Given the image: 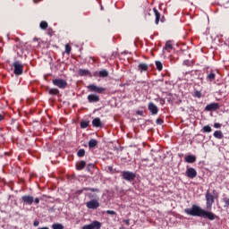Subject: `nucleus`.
<instances>
[{"instance_id": "obj_1", "label": "nucleus", "mask_w": 229, "mask_h": 229, "mask_svg": "<svg viewBox=\"0 0 229 229\" xmlns=\"http://www.w3.org/2000/svg\"><path fill=\"white\" fill-rule=\"evenodd\" d=\"M184 212L187 216H192V217H202L203 219H208L209 221L217 219L216 214L211 211H207L196 204H193L191 208H185Z\"/></svg>"}, {"instance_id": "obj_2", "label": "nucleus", "mask_w": 229, "mask_h": 229, "mask_svg": "<svg viewBox=\"0 0 229 229\" xmlns=\"http://www.w3.org/2000/svg\"><path fill=\"white\" fill-rule=\"evenodd\" d=\"M13 67H14L13 73L15 76H21L24 72V65L21 64V61H15L13 63Z\"/></svg>"}, {"instance_id": "obj_3", "label": "nucleus", "mask_w": 229, "mask_h": 229, "mask_svg": "<svg viewBox=\"0 0 229 229\" xmlns=\"http://www.w3.org/2000/svg\"><path fill=\"white\" fill-rule=\"evenodd\" d=\"M216 197L212 195L209 191L206 192V207L208 210H212V205H214Z\"/></svg>"}, {"instance_id": "obj_4", "label": "nucleus", "mask_w": 229, "mask_h": 229, "mask_svg": "<svg viewBox=\"0 0 229 229\" xmlns=\"http://www.w3.org/2000/svg\"><path fill=\"white\" fill-rule=\"evenodd\" d=\"M121 176L123 180H125L126 182H133V180H135V178L137 177L135 173L131 171H123L121 173Z\"/></svg>"}, {"instance_id": "obj_5", "label": "nucleus", "mask_w": 229, "mask_h": 229, "mask_svg": "<svg viewBox=\"0 0 229 229\" xmlns=\"http://www.w3.org/2000/svg\"><path fill=\"white\" fill-rule=\"evenodd\" d=\"M53 85L58 87V89H66L67 88V81L64 79H54L52 81Z\"/></svg>"}, {"instance_id": "obj_6", "label": "nucleus", "mask_w": 229, "mask_h": 229, "mask_svg": "<svg viewBox=\"0 0 229 229\" xmlns=\"http://www.w3.org/2000/svg\"><path fill=\"white\" fill-rule=\"evenodd\" d=\"M87 89L89 90V92H96L97 94H103V92H105V90H106V89H105L103 87H98L94 84H89L87 87Z\"/></svg>"}, {"instance_id": "obj_7", "label": "nucleus", "mask_w": 229, "mask_h": 229, "mask_svg": "<svg viewBox=\"0 0 229 229\" xmlns=\"http://www.w3.org/2000/svg\"><path fill=\"white\" fill-rule=\"evenodd\" d=\"M86 207L91 210H97V208H99V201L93 199L86 203Z\"/></svg>"}, {"instance_id": "obj_8", "label": "nucleus", "mask_w": 229, "mask_h": 229, "mask_svg": "<svg viewBox=\"0 0 229 229\" xmlns=\"http://www.w3.org/2000/svg\"><path fill=\"white\" fill-rule=\"evenodd\" d=\"M186 176L191 180H194L198 176V171L195 168L190 167L186 170Z\"/></svg>"}, {"instance_id": "obj_9", "label": "nucleus", "mask_w": 229, "mask_h": 229, "mask_svg": "<svg viewBox=\"0 0 229 229\" xmlns=\"http://www.w3.org/2000/svg\"><path fill=\"white\" fill-rule=\"evenodd\" d=\"M82 229H101V223L99 221H93L91 224L82 226Z\"/></svg>"}, {"instance_id": "obj_10", "label": "nucleus", "mask_w": 229, "mask_h": 229, "mask_svg": "<svg viewBox=\"0 0 229 229\" xmlns=\"http://www.w3.org/2000/svg\"><path fill=\"white\" fill-rule=\"evenodd\" d=\"M219 103H210L206 106V112H216V110H219Z\"/></svg>"}, {"instance_id": "obj_11", "label": "nucleus", "mask_w": 229, "mask_h": 229, "mask_svg": "<svg viewBox=\"0 0 229 229\" xmlns=\"http://www.w3.org/2000/svg\"><path fill=\"white\" fill-rule=\"evenodd\" d=\"M21 201L24 205H33L34 198L31 195H23L21 197Z\"/></svg>"}, {"instance_id": "obj_12", "label": "nucleus", "mask_w": 229, "mask_h": 229, "mask_svg": "<svg viewBox=\"0 0 229 229\" xmlns=\"http://www.w3.org/2000/svg\"><path fill=\"white\" fill-rule=\"evenodd\" d=\"M92 126L94 128H103V126H105V124H103V122H101V118L97 117V118L93 119Z\"/></svg>"}, {"instance_id": "obj_13", "label": "nucleus", "mask_w": 229, "mask_h": 229, "mask_svg": "<svg viewBox=\"0 0 229 229\" xmlns=\"http://www.w3.org/2000/svg\"><path fill=\"white\" fill-rule=\"evenodd\" d=\"M148 110L151 112L152 115H157V114H158V107L153 102L148 104Z\"/></svg>"}, {"instance_id": "obj_14", "label": "nucleus", "mask_w": 229, "mask_h": 229, "mask_svg": "<svg viewBox=\"0 0 229 229\" xmlns=\"http://www.w3.org/2000/svg\"><path fill=\"white\" fill-rule=\"evenodd\" d=\"M89 103H99V96L96 94H90L88 96Z\"/></svg>"}, {"instance_id": "obj_15", "label": "nucleus", "mask_w": 229, "mask_h": 229, "mask_svg": "<svg viewBox=\"0 0 229 229\" xmlns=\"http://www.w3.org/2000/svg\"><path fill=\"white\" fill-rule=\"evenodd\" d=\"M208 75L206 77L207 81H214L216 80V72H214L213 70H210L209 72H207Z\"/></svg>"}, {"instance_id": "obj_16", "label": "nucleus", "mask_w": 229, "mask_h": 229, "mask_svg": "<svg viewBox=\"0 0 229 229\" xmlns=\"http://www.w3.org/2000/svg\"><path fill=\"white\" fill-rule=\"evenodd\" d=\"M185 162H187V164H194V162H196L197 158L196 156L194 155H189L186 156L184 158Z\"/></svg>"}, {"instance_id": "obj_17", "label": "nucleus", "mask_w": 229, "mask_h": 229, "mask_svg": "<svg viewBox=\"0 0 229 229\" xmlns=\"http://www.w3.org/2000/svg\"><path fill=\"white\" fill-rule=\"evenodd\" d=\"M148 69H149V66L145 63H141L138 65V71H140V72H146Z\"/></svg>"}, {"instance_id": "obj_18", "label": "nucleus", "mask_w": 229, "mask_h": 229, "mask_svg": "<svg viewBox=\"0 0 229 229\" xmlns=\"http://www.w3.org/2000/svg\"><path fill=\"white\" fill-rule=\"evenodd\" d=\"M79 76H89V78H92V73L89 70L79 69Z\"/></svg>"}, {"instance_id": "obj_19", "label": "nucleus", "mask_w": 229, "mask_h": 229, "mask_svg": "<svg viewBox=\"0 0 229 229\" xmlns=\"http://www.w3.org/2000/svg\"><path fill=\"white\" fill-rule=\"evenodd\" d=\"M85 165H87V162L85 161H80L76 164V169L77 171H83L85 169Z\"/></svg>"}, {"instance_id": "obj_20", "label": "nucleus", "mask_w": 229, "mask_h": 229, "mask_svg": "<svg viewBox=\"0 0 229 229\" xmlns=\"http://www.w3.org/2000/svg\"><path fill=\"white\" fill-rule=\"evenodd\" d=\"M164 49H165V51H167L168 53H171L173 49V43H171V41H166Z\"/></svg>"}, {"instance_id": "obj_21", "label": "nucleus", "mask_w": 229, "mask_h": 229, "mask_svg": "<svg viewBox=\"0 0 229 229\" xmlns=\"http://www.w3.org/2000/svg\"><path fill=\"white\" fill-rule=\"evenodd\" d=\"M153 12L156 15V24H158V22H160V13L158 10H157V8H153Z\"/></svg>"}, {"instance_id": "obj_22", "label": "nucleus", "mask_w": 229, "mask_h": 229, "mask_svg": "<svg viewBox=\"0 0 229 229\" xmlns=\"http://www.w3.org/2000/svg\"><path fill=\"white\" fill-rule=\"evenodd\" d=\"M48 94L51 96H58L60 94V90H58V89H50L48 90Z\"/></svg>"}, {"instance_id": "obj_23", "label": "nucleus", "mask_w": 229, "mask_h": 229, "mask_svg": "<svg viewBox=\"0 0 229 229\" xmlns=\"http://www.w3.org/2000/svg\"><path fill=\"white\" fill-rule=\"evenodd\" d=\"M99 78H108V71L102 70L98 72Z\"/></svg>"}, {"instance_id": "obj_24", "label": "nucleus", "mask_w": 229, "mask_h": 229, "mask_svg": "<svg viewBox=\"0 0 229 229\" xmlns=\"http://www.w3.org/2000/svg\"><path fill=\"white\" fill-rule=\"evenodd\" d=\"M213 135H214L215 139H219V140L223 139V137H224L223 131H216Z\"/></svg>"}, {"instance_id": "obj_25", "label": "nucleus", "mask_w": 229, "mask_h": 229, "mask_svg": "<svg viewBox=\"0 0 229 229\" xmlns=\"http://www.w3.org/2000/svg\"><path fill=\"white\" fill-rule=\"evenodd\" d=\"M96 146H98V141H97V140L91 139V140L89 141V148H96Z\"/></svg>"}, {"instance_id": "obj_26", "label": "nucleus", "mask_w": 229, "mask_h": 229, "mask_svg": "<svg viewBox=\"0 0 229 229\" xmlns=\"http://www.w3.org/2000/svg\"><path fill=\"white\" fill-rule=\"evenodd\" d=\"M48 26L49 24L46 21H41L39 24V28H41V30H47Z\"/></svg>"}, {"instance_id": "obj_27", "label": "nucleus", "mask_w": 229, "mask_h": 229, "mask_svg": "<svg viewBox=\"0 0 229 229\" xmlns=\"http://www.w3.org/2000/svg\"><path fill=\"white\" fill-rule=\"evenodd\" d=\"M224 204V208H229V198L228 197H224L223 199Z\"/></svg>"}, {"instance_id": "obj_28", "label": "nucleus", "mask_w": 229, "mask_h": 229, "mask_svg": "<svg viewBox=\"0 0 229 229\" xmlns=\"http://www.w3.org/2000/svg\"><path fill=\"white\" fill-rule=\"evenodd\" d=\"M156 67L160 72L164 69V64L160 61H156Z\"/></svg>"}, {"instance_id": "obj_29", "label": "nucleus", "mask_w": 229, "mask_h": 229, "mask_svg": "<svg viewBox=\"0 0 229 229\" xmlns=\"http://www.w3.org/2000/svg\"><path fill=\"white\" fill-rule=\"evenodd\" d=\"M92 169H96V165L89 164L86 167V171H88V173H92Z\"/></svg>"}, {"instance_id": "obj_30", "label": "nucleus", "mask_w": 229, "mask_h": 229, "mask_svg": "<svg viewBox=\"0 0 229 229\" xmlns=\"http://www.w3.org/2000/svg\"><path fill=\"white\" fill-rule=\"evenodd\" d=\"M89 124H90V122L81 121V128H82V129L89 128Z\"/></svg>"}, {"instance_id": "obj_31", "label": "nucleus", "mask_w": 229, "mask_h": 229, "mask_svg": "<svg viewBox=\"0 0 229 229\" xmlns=\"http://www.w3.org/2000/svg\"><path fill=\"white\" fill-rule=\"evenodd\" d=\"M202 131H204V133H210V131H212V127L206 125L203 127Z\"/></svg>"}, {"instance_id": "obj_32", "label": "nucleus", "mask_w": 229, "mask_h": 229, "mask_svg": "<svg viewBox=\"0 0 229 229\" xmlns=\"http://www.w3.org/2000/svg\"><path fill=\"white\" fill-rule=\"evenodd\" d=\"M77 157H85V149L83 148L79 149V151L77 152Z\"/></svg>"}, {"instance_id": "obj_33", "label": "nucleus", "mask_w": 229, "mask_h": 229, "mask_svg": "<svg viewBox=\"0 0 229 229\" xmlns=\"http://www.w3.org/2000/svg\"><path fill=\"white\" fill-rule=\"evenodd\" d=\"M72 49V48L71 47V45H69V44L65 45V53H66L67 55H71Z\"/></svg>"}, {"instance_id": "obj_34", "label": "nucleus", "mask_w": 229, "mask_h": 229, "mask_svg": "<svg viewBox=\"0 0 229 229\" xmlns=\"http://www.w3.org/2000/svg\"><path fill=\"white\" fill-rule=\"evenodd\" d=\"M202 94H201V91H199V90H195L194 93H193V98H201Z\"/></svg>"}, {"instance_id": "obj_35", "label": "nucleus", "mask_w": 229, "mask_h": 229, "mask_svg": "<svg viewBox=\"0 0 229 229\" xmlns=\"http://www.w3.org/2000/svg\"><path fill=\"white\" fill-rule=\"evenodd\" d=\"M84 191H90V192H99L98 188H84Z\"/></svg>"}, {"instance_id": "obj_36", "label": "nucleus", "mask_w": 229, "mask_h": 229, "mask_svg": "<svg viewBox=\"0 0 229 229\" xmlns=\"http://www.w3.org/2000/svg\"><path fill=\"white\" fill-rule=\"evenodd\" d=\"M53 229H64V226L62 225V224H54L52 225Z\"/></svg>"}, {"instance_id": "obj_37", "label": "nucleus", "mask_w": 229, "mask_h": 229, "mask_svg": "<svg viewBox=\"0 0 229 229\" xmlns=\"http://www.w3.org/2000/svg\"><path fill=\"white\" fill-rule=\"evenodd\" d=\"M106 214H108L109 216H117V213L114 210H107Z\"/></svg>"}, {"instance_id": "obj_38", "label": "nucleus", "mask_w": 229, "mask_h": 229, "mask_svg": "<svg viewBox=\"0 0 229 229\" xmlns=\"http://www.w3.org/2000/svg\"><path fill=\"white\" fill-rule=\"evenodd\" d=\"M106 172L107 173H114V167L113 166H107V167H106Z\"/></svg>"}, {"instance_id": "obj_39", "label": "nucleus", "mask_w": 229, "mask_h": 229, "mask_svg": "<svg viewBox=\"0 0 229 229\" xmlns=\"http://www.w3.org/2000/svg\"><path fill=\"white\" fill-rule=\"evenodd\" d=\"M47 35H48L49 37H52L53 36V29H51V28L47 29Z\"/></svg>"}, {"instance_id": "obj_40", "label": "nucleus", "mask_w": 229, "mask_h": 229, "mask_svg": "<svg viewBox=\"0 0 229 229\" xmlns=\"http://www.w3.org/2000/svg\"><path fill=\"white\" fill-rule=\"evenodd\" d=\"M156 123H157V124H164V120H162L161 118H157L156 120Z\"/></svg>"}, {"instance_id": "obj_41", "label": "nucleus", "mask_w": 229, "mask_h": 229, "mask_svg": "<svg viewBox=\"0 0 229 229\" xmlns=\"http://www.w3.org/2000/svg\"><path fill=\"white\" fill-rule=\"evenodd\" d=\"M88 198H89V199H93V198H96V195H94L92 193H89Z\"/></svg>"}, {"instance_id": "obj_42", "label": "nucleus", "mask_w": 229, "mask_h": 229, "mask_svg": "<svg viewBox=\"0 0 229 229\" xmlns=\"http://www.w3.org/2000/svg\"><path fill=\"white\" fill-rule=\"evenodd\" d=\"M34 203L35 205H38V203H40V199L38 198L34 199Z\"/></svg>"}, {"instance_id": "obj_43", "label": "nucleus", "mask_w": 229, "mask_h": 229, "mask_svg": "<svg viewBox=\"0 0 229 229\" xmlns=\"http://www.w3.org/2000/svg\"><path fill=\"white\" fill-rule=\"evenodd\" d=\"M214 128H221V123H216L214 124Z\"/></svg>"}, {"instance_id": "obj_44", "label": "nucleus", "mask_w": 229, "mask_h": 229, "mask_svg": "<svg viewBox=\"0 0 229 229\" xmlns=\"http://www.w3.org/2000/svg\"><path fill=\"white\" fill-rule=\"evenodd\" d=\"M123 223H124L127 226H130V220H129V219L123 220Z\"/></svg>"}, {"instance_id": "obj_45", "label": "nucleus", "mask_w": 229, "mask_h": 229, "mask_svg": "<svg viewBox=\"0 0 229 229\" xmlns=\"http://www.w3.org/2000/svg\"><path fill=\"white\" fill-rule=\"evenodd\" d=\"M33 225L34 226H38V225H40V222H38V220H35Z\"/></svg>"}, {"instance_id": "obj_46", "label": "nucleus", "mask_w": 229, "mask_h": 229, "mask_svg": "<svg viewBox=\"0 0 229 229\" xmlns=\"http://www.w3.org/2000/svg\"><path fill=\"white\" fill-rule=\"evenodd\" d=\"M160 105H165V99L160 98Z\"/></svg>"}, {"instance_id": "obj_47", "label": "nucleus", "mask_w": 229, "mask_h": 229, "mask_svg": "<svg viewBox=\"0 0 229 229\" xmlns=\"http://www.w3.org/2000/svg\"><path fill=\"white\" fill-rule=\"evenodd\" d=\"M4 120V115H3L2 114H0V122Z\"/></svg>"}, {"instance_id": "obj_48", "label": "nucleus", "mask_w": 229, "mask_h": 229, "mask_svg": "<svg viewBox=\"0 0 229 229\" xmlns=\"http://www.w3.org/2000/svg\"><path fill=\"white\" fill-rule=\"evenodd\" d=\"M138 115H142V111H137L136 113Z\"/></svg>"}, {"instance_id": "obj_49", "label": "nucleus", "mask_w": 229, "mask_h": 229, "mask_svg": "<svg viewBox=\"0 0 229 229\" xmlns=\"http://www.w3.org/2000/svg\"><path fill=\"white\" fill-rule=\"evenodd\" d=\"M38 229H49V227H39Z\"/></svg>"}]
</instances>
